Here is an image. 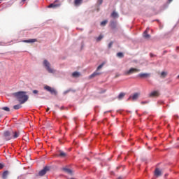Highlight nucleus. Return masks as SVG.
<instances>
[{
    "label": "nucleus",
    "instance_id": "1",
    "mask_svg": "<svg viewBox=\"0 0 179 179\" xmlns=\"http://www.w3.org/2000/svg\"><path fill=\"white\" fill-rule=\"evenodd\" d=\"M13 96L18 100L20 104H24L27 100H29V96L26 95V92L20 91L15 92Z\"/></svg>",
    "mask_w": 179,
    "mask_h": 179
},
{
    "label": "nucleus",
    "instance_id": "2",
    "mask_svg": "<svg viewBox=\"0 0 179 179\" xmlns=\"http://www.w3.org/2000/svg\"><path fill=\"white\" fill-rule=\"evenodd\" d=\"M43 65L45 68H46V70L48 71V72H49V73H54L55 72V70L52 69L50 67L51 64L48 62V61H47V59H45L43 61Z\"/></svg>",
    "mask_w": 179,
    "mask_h": 179
},
{
    "label": "nucleus",
    "instance_id": "3",
    "mask_svg": "<svg viewBox=\"0 0 179 179\" xmlns=\"http://www.w3.org/2000/svg\"><path fill=\"white\" fill-rule=\"evenodd\" d=\"M3 136L6 139V141H10V139H13L12 131H4Z\"/></svg>",
    "mask_w": 179,
    "mask_h": 179
},
{
    "label": "nucleus",
    "instance_id": "4",
    "mask_svg": "<svg viewBox=\"0 0 179 179\" xmlns=\"http://www.w3.org/2000/svg\"><path fill=\"white\" fill-rule=\"evenodd\" d=\"M44 89H45V90H47V92H50V93H51V94H55V96H57V91L54 88H52L48 85H45L44 87Z\"/></svg>",
    "mask_w": 179,
    "mask_h": 179
},
{
    "label": "nucleus",
    "instance_id": "5",
    "mask_svg": "<svg viewBox=\"0 0 179 179\" xmlns=\"http://www.w3.org/2000/svg\"><path fill=\"white\" fill-rule=\"evenodd\" d=\"M137 72H141L140 69L131 68L129 71H126L125 75H132V73H136Z\"/></svg>",
    "mask_w": 179,
    "mask_h": 179
},
{
    "label": "nucleus",
    "instance_id": "6",
    "mask_svg": "<svg viewBox=\"0 0 179 179\" xmlns=\"http://www.w3.org/2000/svg\"><path fill=\"white\" fill-rule=\"evenodd\" d=\"M61 6V3H59V0H55L53 3H50L48 6V8H59Z\"/></svg>",
    "mask_w": 179,
    "mask_h": 179
},
{
    "label": "nucleus",
    "instance_id": "7",
    "mask_svg": "<svg viewBox=\"0 0 179 179\" xmlns=\"http://www.w3.org/2000/svg\"><path fill=\"white\" fill-rule=\"evenodd\" d=\"M50 170V167L48 166H45L43 168V169H42L41 171H39L38 175L41 177H43V176H45V174L47 173V172Z\"/></svg>",
    "mask_w": 179,
    "mask_h": 179
},
{
    "label": "nucleus",
    "instance_id": "8",
    "mask_svg": "<svg viewBox=\"0 0 179 179\" xmlns=\"http://www.w3.org/2000/svg\"><path fill=\"white\" fill-rule=\"evenodd\" d=\"M150 73H141L138 74V78H150Z\"/></svg>",
    "mask_w": 179,
    "mask_h": 179
},
{
    "label": "nucleus",
    "instance_id": "9",
    "mask_svg": "<svg viewBox=\"0 0 179 179\" xmlns=\"http://www.w3.org/2000/svg\"><path fill=\"white\" fill-rule=\"evenodd\" d=\"M139 97L138 93H135L134 95L129 97L128 100L131 99L132 101H135V100H138V98Z\"/></svg>",
    "mask_w": 179,
    "mask_h": 179
},
{
    "label": "nucleus",
    "instance_id": "10",
    "mask_svg": "<svg viewBox=\"0 0 179 179\" xmlns=\"http://www.w3.org/2000/svg\"><path fill=\"white\" fill-rule=\"evenodd\" d=\"M159 91H154L150 93L149 97H157L159 96Z\"/></svg>",
    "mask_w": 179,
    "mask_h": 179
},
{
    "label": "nucleus",
    "instance_id": "11",
    "mask_svg": "<svg viewBox=\"0 0 179 179\" xmlns=\"http://www.w3.org/2000/svg\"><path fill=\"white\" fill-rule=\"evenodd\" d=\"M148 31H149V28H147V29L144 31L143 34L144 38H147V39L150 38V35L148 34Z\"/></svg>",
    "mask_w": 179,
    "mask_h": 179
},
{
    "label": "nucleus",
    "instance_id": "12",
    "mask_svg": "<svg viewBox=\"0 0 179 179\" xmlns=\"http://www.w3.org/2000/svg\"><path fill=\"white\" fill-rule=\"evenodd\" d=\"M11 134L13 135V139H16V138H19V136L20 135V132L13 131H12Z\"/></svg>",
    "mask_w": 179,
    "mask_h": 179
},
{
    "label": "nucleus",
    "instance_id": "13",
    "mask_svg": "<svg viewBox=\"0 0 179 179\" xmlns=\"http://www.w3.org/2000/svg\"><path fill=\"white\" fill-rule=\"evenodd\" d=\"M155 176L156 177H160V176H162V171L159 169H156L155 171Z\"/></svg>",
    "mask_w": 179,
    "mask_h": 179
},
{
    "label": "nucleus",
    "instance_id": "14",
    "mask_svg": "<svg viewBox=\"0 0 179 179\" xmlns=\"http://www.w3.org/2000/svg\"><path fill=\"white\" fill-rule=\"evenodd\" d=\"M63 171H64V173H66L67 174H72L73 171L71 169H69V168H63L62 169Z\"/></svg>",
    "mask_w": 179,
    "mask_h": 179
},
{
    "label": "nucleus",
    "instance_id": "15",
    "mask_svg": "<svg viewBox=\"0 0 179 179\" xmlns=\"http://www.w3.org/2000/svg\"><path fill=\"white\" fill-rule=\"evenodd\" d=\"M22 43H37V39H28L22 41Z\"/></svg>",
    "mask_w": 179,
    "mask_h": 179
},
{
    "label": "nucleus",
    "instance_id": "16",
    "mask_svg": "<svg viewBox=\"0 0 179 179\" xmlns=\"http://www.w3.org/2000/svg\"><path fill=\"white\" fill-rule=\"evenodd\" d=\"M98 75H100V73L95 71L89 76V79H93V78H96V76H98Z\"/></svg>",
    "mask_w": 179,
    "mask_h": 179
},
{
    "label": "nucleus",
    "instance_id": "17",
    "mask_svg": "<svg viewBox=\"0 0 179 179\" xmlns=\"http://www.w3.org/2000/svg\"><path fill=\"white\" fill-rule=\"evenodd\" d=\"M8 176H9V171H6L2 174V178L3 179H6V178H8Z\"/></svg>",
    "mask_w": 179,
    "mask_h": 179
},
{
    "label": "nucleus",
    "instance_id": "18",
    "mask_svg": "<svg viewBox=\"0 0 179 179\" xmlns=\"http://www.w3.org/2000/svg\"><path fill=\"white\" fill-rule=\"evenodd\" d=\"M82 2H83V0H75L74 1V5L76 6H79V5L82 4Z\"/></svg>",
    "mask_w": 179,
    "mask_h": 179
},
{
    "label": "nucleus",
    "instance_id": "19",
    "mask_svg": "<svg viewBox=\"0 0 179 179\" xmlns=\"http://www.w3.org/2000/svg\"><path fill=\"white\" fill-rule=\"evenodd\" d=\"M72 76L73 78H79L80 76V73L78 72V71H75L72 73Z\"/></svg>",
    "mask_w": 179,
    "mask_h": 179
},
{
    "label": "nucleus",
    "instance_id": "20",
    "mask_svg": "<svg viewBox=\"0 0 179 179\" xmlns=\"http://www.w3.org/2000/svg\"><path fill=\"white\" fill-rule=\"evenodd\" d=\"M124 96H125V93L121 92L118 96V99L119 100H121V99H124Z\"/></svg>",
    "mask_w": 179,
    "mask_h": 179
},
{
    "label": "nucleus",
    "instance_id": "21",
    "mask_svg": "<svg viewBox=\"0 0 179 179\" xmlns=\"http://www.w3.org/2000/svg\"><path fill=\"white\" fill-rule=\"evenodd\" d=\"M117 57H118V58H124V53L120 52L117 53Z\"/></svg>",
    "mask_w": 179,
    "mask_h": 179
},
{
    "label": "nucleus",
    "instance_id": "22",
    "mask_svg": "<svg viewBox=\"0 0 179 179\" xmlns=\"http://www.w3.org/2000/svg\"><path fill=\"white\" fill-rule=\"evenodd\" d=\"M112 17H118V13H117L115 11L113 12L111 14Z\"/></svg>",
    "mask_w": 179,
    "mask_h": 179
},
{
    "label": "nucleus",
    "instance_id": "23",
    "mask_svg": "<svg viewBox=\"0 0 179 179\" xmlns=\"http://www.w3.org/2000/svg\"><path fill=\"white\" fill-rule=\"evenodd\" d=\"M110 27H112V29H115V27H117V24L115 22H112L110 23Z\"/></svg>",
    "mask_w": 179,
    "mask_h": 179
},
{
    "label": "nucleus",
    "instance_id": "24",
    "mask_svg": "<svg viewBox=\"0 0 179 179\" xmlns=\"http://www.w3.org/2000/svg\"><path fill=\"white\" fill-rule=\"evenodd\" d=\"M60 157H66V153L61 151L59 154Z\"/></svg>",
    "mask_w": 179,
    "mask_h": 179
},
{
    "label": "nucleus",
    "instance_id": "25",
    "mask_svg": "<svg viewBox=\"0 0 179 179\" xmlns=\"http://www.w3.org/2000/svg\"><path fill=\"white\" fill-rule=\"evenodd\" d=\"M1 110H3L4 111H7V112L10 111V109L7 106L1 108Z\"/></svg>",
    "mask_w": 179,
    "mask_h": 179
},
{
    "label": "nucleus",
    "instance_id": "26",
    "mask_svg": "<svg viewBox=\"0 0 179 179\" xmlns=\"http://www.w3.org/2000/svg\"><path fill=\"white\" fill-rule=\"evenodd\" d=\"M21 108H22V106L20 105H15L13 106L14 110H19Z\"/></svg>",
    "mask_w": 179,
    "mask_h": 179
},
{
    "label": "nucleus",
    "instance_id": "27",
    "mask_svg": "<svg viewBox=\"0 0 179 179\" xmlns=\"http://www.w3.org/2000/svg\"><path fill=\"white\" fill-rule=\"evenodd\" d=\"M108 21L104 20L101 22V26H106Z\"/></svg>",
    "mask_w": 179,
    "mask_h": 179
},
{
    "label": "nucleus",
    "instance_id": "28",
    "mask_svg": "<svg viewBox=\"0 0 179 179\" xmlns=\"http://www.w3.org/2000/svg\"><path fill=\"white\" fill-rule=\"evenodd\" d=\"M103 35H99L98 38H96V41H101L103 40Z\"/></svg>",
    "mask_w": 179,
    "mask_h": 179
},
{
    "label": "nucleus",
    "instance_id": "29",
    "mask_svg": "<svg viewBox=\"0 0 179 179\" xmlns=\"http://www.w3.org/2000/svg\"><path fill=\"white\" fill-rule=\"evenodd\" d=\"M165 76H167V73L162 71L161 73V78H164Z\"/></svg>",
    "mask_w": 179,
    "mask_h": 179
},
{
    "label": "nucleus",
    "instance_id": "30",
    "mask_svg": "<svg viewBox=\"0 0 179 179\" xmlns=\"http://www.w3.org/2000/svg\"><path fill=\"white\" fill-rule=\"evenodd\" d=\"M103 65H104V64H100V65L97 67V71L103 68Z\"/></svg>",
    "mask_w": 179,
    "mask_h": 179
},
{
    "label": "nucleus",
    "instance_id": "31",
    "mask_svg": "<svg viewBox=\"0 0 179 179\" xmlns=\"http://www.w3.org/2000/svg\"><path fill=\"white\" fill-rule=\"evenodd\" d=\"M32 93L34 94H38V90H34L32 91Z\"/></svg>",
    "mask_w": 179,
    "mask_h": 179
},
{
    "label": "nucleus",
    "instance_id": "32",
    "mask_svg": "<svg viewBox=\"0 0 179 179\" xmlns=\"http://www.w3.org/2000/svg\"><path fill=\"white\" fill-rule=\"evenodd\" d=\"M113 44H114L113 41L110 42V43L108 44V48H111V47H113Z\"/></svg>",
    "mask_w": 179,
    "mask_h": 179
},
{
    "label": "nucleus",
    "instance_id": "33",
    "mask_svg": "<svg viewBox=\"0 0 179 179\" xmlns=\"http://www.w3.org/2000/svg\"><path fill=\"white\" fill-rule=\"evenodd\" d=\"M3 167H5V165H3V164L0 163V170H1Z\"/></svg>",
    "mask_w": 179,
    "mask_h": 179
},
{
    "label": "nucleus",
    "instance_id": "34",
    "mask_svg": "<svg viewBox=\"0 0 179 179\" xmlns=\"http://www.w3.org/2000/svg\"><path fill=\"white\" fill-rule=\"evenodd\" d=\"M99 5H101L103 3V0H98Z\"/></svg>",
    "mask_w": 179,
    "mask_h": 179
},
{
    "label": "nucleus",
    "instance_id": "35",
    "mask_svg": "<svg viewBox=\"0 0 179 179\" xmlns=\"http://www.w3.org/2000/svg\"><path fill=\"white\" fill-rule=\"evenodd\" d=\"M69 92H71V90H67L64 92V94H66V93H69Z\"/></svg>",
    "mask_w": 179,
    "mask_h": 179
},
{
    "label": "nucleus",
    "instance_id": "36",
    "mask_svg": "<svg viewBox=\"0 0 179 179\" xmlns=\"http://www.w3.org/2000/svg\"><path fill=\"white\" fill-rule=\"evenodd\" d=\"M141 104H146V102L145 101H142Z\"/></svg>",
    "mask_w": 179,
    "mask_h": 179
},
{
    "label": "nucleus",
    "instance_id": "37",
    "mask_svg": "<svg viewBox=\"0 0 179 179\" xmlns=\"http://www.w3.org/2000/svg\"><path fill=\"white\" fill-rule=\"evenodd\" d=\"M46 111H47V113H48V111H50V108H48L46 109Z\"/></svg>",
    "mask_w": 179,
    "mask_h": 179
},
{
    "label": "nucleus",
    "instance_id": "38",
    "mask_svg": "<svg viewBox=\"0 0 179 179\" xmlns=\"http://www.w3.org/2000/svg\"><path fill=\"white\" fill-rule=\"evenodd\" d=\"M0 45H3V43L0 42Z\"/></svg>",
    "mask_w": 179,
    "mask_h": 179
},
{
    "label": "nucleus",
    "instance_id": "39",
    "mask_svg": "<svg viewBox=\"0 0 179 179\" xmlns=\"http://www.w3.org/2000/svg\"><path fill=\"white\" fill-rule=\"evenodd\" d=\"M101 93H106V90L101 92Z\"/></svg>",
    "mask_w": 179,
    "mask_h": 179
},
{
    "label": "nucleus",
    "instance_id": "40",
    "mask_svg": "<svg viewBox=\"0 0 179 179\" xmlns=\"http://www.w3.org/2000/svg\"><path fill=\"white\" fill-rule=\"evenodd\" d=\"M169 2L170 3V2H173V0H169Z\"/></svg>",
    "mask_w": 179,
    "mask_h": 179
},
{
    "label": "nucleus",
    "instance_id": "41",
    "mask_svg": "<svg viewBox=\"0 0 179 179\" xmlns=\"http://www.w3.org/2000/svg\"><path fill=\"white\" fill-rule=\"evenodd\" d=\"M121 167H120V166H117V170H118L119 169H120Z\"/></svg>",
    "mask_w": 179,
    "mask_h": 179
},
{
    "label": "nucleus",
    "instance_id": "42",
    "mask_svg": "<svg viewBox=\"0 0 179 179\" xmlns=\"http://www.w3.org/2000/svg\"><path fill=\"white\" fill-rule=\"evenodd\" d=\"M118 179H122V178H121V177H119V178H118Z\"/></svg>",
    "mask_w": 179,
    "mask_h": 179
},
{
    "label": "nucleus",
    "instance_id": "43",
    "mask_svg": "<svg viewBox=\"0 0 179 179\" xmlns=\"http://www.w3.org/2000/svg\"><path fill=\"white\" fill-rule=\"evenodd\" d=\"M150 56H151V57H153V55L150 54Z\"/></svg>",
    "mask_w": 179,
    "mask_h": 179
},
{
    "label": "nucleus",
    "instance_id": "44",
    "mask_svg": "<svg viewBox=\"0 0 179 179\" xmlns=\"http://www.w3.org/2000/svg\"><path fill=\"white\" fill-rule=\"evenodd\" d=\"M24 1H26V0H22L23 2H24Z\"/></svg>",
    "mask_w": 179,
    "mask_h": 179
},
{
    "label": "nucleus",
    "instance_id": "45",
    "mask_svg": "<svg viewBox=\"0 0 179 179\" xmlns=\"http://www.w3.org/2000/svg\"><path fill=\"white\" fill-rule=\"evenodd\" d=\"M178 78H179V75H178Z\"/></svg>",
    "mask_w": 179,
    "mask_h": 179
}]
</instances>
